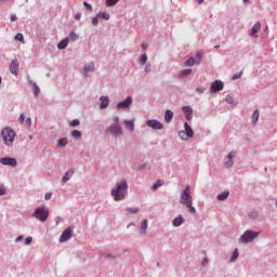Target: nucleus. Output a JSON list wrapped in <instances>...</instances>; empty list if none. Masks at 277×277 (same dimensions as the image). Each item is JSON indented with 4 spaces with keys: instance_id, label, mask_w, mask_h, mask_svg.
<instances>
[{
    "instance_id": "1",
    "label": "nucleus",
    "mask_w": 277,
    "mask_h": 277,
    "mask_svg": "<svg viewBox=\"0 0 277 277\" xmlns=\"http://www.w3.org/2000/svg\"><path fill=\"white\" fill-rule=\"evenodd\" d=\"M127 192H129V184L127 183V180H121L116 183L110 194L115 202H120L127 198Z\"/></svg>"
},
{
    "instance_id": "2",
    "label": "nucleus",
    "mask_w": 277,
    "mask_h": 277,
    "mask_svg": "<svg viewBox=\"0 0 277 277\" xmlns=\"http://www.w3.org/2000/svg\"><path fill=\"white\" fill-rule=\"evenodd\" d=\"M180 203L184 205L193 215L196 214V208L193 205L192 190L189 186H186L181 195Z\"/></svg>"
},
{
    "instance_id": "3",
    "label": "nucleus",
    "mask_w": 277,
    "mask_h": 277,
    "mask_svg": "<svg viewBox=\"0 0 277 277\" xmlns=\"http://www.w3.org/2000/svg\"><path fill=\"white\" fill-rule=\"evenodd\" d=\"M1 137L5 146H12L14 144V140L16 138V131L10 127H6L1 131Z\"/></svg>"
},
{
    "instance_id": "4",
    "label": "nucleus",
    "mask_w": 277,
    "mask_h": 277,
    "mask_svg": "<svg viewBox=\"0 0 277 277\" xmlns=\"http://www.w3.org/2000/svg\"><path fill=\"white\" fill-rule=\"evenodd\" d=\"M259 235H261V233L249 229L242 234V236L239 239V243H250L254 241V239H256Z\"/></svg>"
},
{
    "instance_id": "5",
    "label": "nucleus",
    "mask_w": 277,
    "mask_h": 277,
    "mask_svg": "<svg viewBox=\"0 0 277 277\" xmlns=\"http://www.w3.org/2000/svg\"><path fill=\"white\" fill-rule=\"evenodd\" d=\"M34 216L37 217V220H39L40 222H47V220L49 219V209L44 207H39L35 210Z\"/></svg>"
},
{
    "instance_id": "6",
    "label": "nucleus",
    "mask_w": 277,
    "mask_h": 277,
    "mask_svg": "<svg viewBox=\"0 0 277 277\" xmlns=\"http://www.w3.org/2000/svg\"><path fill=\"white\" fill-rule=\"evenodd\" d=\"M106 133L114 135L115 137H120V135H122V127L118 123H114L106 129Z\"/></svg>"
},
{
    "instance_id": "7",
    "label": "nucleus",
    "mask_w": 277,
    "mask_h": 277,
    "mask_svg": "<svg viewBox=\"0 0 277 277\" xmlns=\"http://www.w3.org/2000/svg\"><path fill=\"white\" fill-rule=\"evenodd\" d=\"M185 131H180L179 136L181 140H189V137H194V130L189 127V123H184Z\"/></svg>"
},
{
    "instance_id": "8",
    "label": "nucleus",
    "mask_w": 277,
    "mask_h": 277,
    "mask_svg": "<svg viewBox=\"0 0 277 277\" xmlns=\"http://www.w3.org/2000/svg\"><path fill=\"white\" fill-rule=\"evenodd\" d=\"M222 90H224V82H222V80H215L212 82L210 88V92L212 94H217V92H222Z\"/></svg>"
},
{
    "instance_id": "9",
    "label": "nucleus",
    "mask_w": 277,
    "mask_h": 277,
    "mask_svg": "<svg viewBox=\"0 0 277 277\" xmlns=\"http://www.w3.org/2000/svg\"><path fill=\"white\" fill-rule=\"evenodd\" d=\"M146 124L147 127H149V129H154L155 131H161V129H163V123H161L157 119L147 120Z\"/></svg>"
},
{
    "instance_id": "10",
    "label": "nucleus",
    "mask_w": 277,
    "mask_h": 277,
    "mask_svg": "<svg viewBox=\"0 0 277 277\" xmlns=\"http://www.w3.org/2000/svg\"><path fill=\"white\" fill-rule=\"evenodd\" d=\"M70 237H72V227H68L62 233L60 237L61 243H66Z\"/></svg>"
},
{
    "instance_id": "11",
    "label": "nucleus",
    "mask_w": 277,
    "mask_h": 277,
    "mask_svg": "<svg viewBox=\"0 0 277 277\" xmlns=\"http://www.w3.org/2000/svg\"><path fill=\"white\" fill-rule=\"evenodd\" d=\"M133 104V97L128 96L124 101L117 104L118 109H129Z\"/></svg>"
},
{
    "instance_id": "12",
    "label": "nucleus",
    "mask_w": 277,
    "mask_h": 277,
    "mask_svg": "<svg viewBox=\"0 0 277 277\" xmlns=\"http://www.w3.org/2000/svg\"><path fill=\"white\" fill-rule=\"evenodd\" d=\"M2 166H10L11 168H16L17 161L15 158L3 157L0 159Z\"/></svg>"
},
{
    "instance_id": "13",
    "label": "nucleus",
    "mask_w": 277,
    "mask_h": 277,
    "mask_svg": "<svg viewBox=\"0 0 277 277\" xmlns=\"http://www.w3.org/2000/svg\"><path fill=\"white\" fill-rule=\"evenodd\" d=\"M201 60H202V54L197 53L196 56H195V58H194V57H189V58L186 61L185 65H186V66H194V64H200Z\"/></svg>"
},
{
    "instance_id": "14",
    "label": "nucleus",
    "mask_w": 277,
    "mask_h": 277,
    "mask_svg": "<svg viewBox=\"0 0 277 277\" xmlns=\"http://www.w3.org/2000/svg\"><path fill=\"white\" fill-rule=\"evenodd\" d=\"M18 60H12L10 65V72L15 76L18 75Z\"/></svg>"
},
{
    "instance_id": "15",
    "label": "nucleus",
    "mask_w": 277,
    "mask_h": 277,
    "mask_svg": "<svg viewBox=\"0 0 277 277\" xmlns=\"http://www.w3.org/2000/svg\"><path fill=\"white\" fill-rule=\"evenodd\" d=\"M237 155L236 151H230L227 155V161H225V168H233V158Z\"/></svg>"
},
{
    "instance_id": "16",
    "label": "nucleus",
    "mask_w": 277,
    "mask_h": 277,
    "mask_svg": "<svg viewBox=\"0 0 277 277\" xmlns=\"http://www.w3.org/2000/svg\"><path fill=\"white\" fill-rule=\"evenodd\" d=\"M101 101V109H107V107H109V97L108 96H101L100 97Z\"/></svg>"
},
{
    "instance_id": "17",
    "label": "nucleus",
    "mask_w": 277,
    "mask_h": 277,
    "mask_svg": "<svg viewBox=\"0 0 277 277\" xmlns=\"http://www.w3.org/2000/svg\"><path fill=\"white\" fill-rule=\"evenodd\" d=\"M260 31H261V22H256L251 28V36H254V38H258L256 34H259Z\"/></svg>"
},
{
    "instance_id": "18",
    "label": "nucleus",
    "mask_w": 277,
    "mask_h": 277,
    "mask_svg": "<svg viewBox=\"0 0 277 277\" xmlns=\"http://www.w3.org/2000/svg\"><path fill=\"white\" fill-rule=\"evenodd\" d=\"M126 129L133 133L135 131V121L134 120H126L124 121Z\"/></svg>"
},
{
    "instance_id": "19",
    "label": "nucleus",
    "mask_w": 277,
    "mask_h": 277,
    "mask_svg": "<svg viewBox=\"0 0 277 277\" xmlns=\"http://www.w3.org/2000/svg\"><path fill=\"white\" fill-rule=\"evenodd\" d=\"M72 174H75V169H70L68 170L65 175L62 179L63 183H68V181H70V179H72Z\"/></svg>"
},
{
    "instance_id": "20",
    "label": "nucleus",
    "mask_w": 277,
    "mask_h": 277,
    "mask_svg": "<svg viewBox=\"0 0 277 277\" xmlns=\"http://www.w3.org/2000/svg\"><path fill=\"white\" fill-rule=\"evenodd\" d=\"M182 111H184V114L186 115V120H192V116L194 114V110H192V107L189 106H184L182 108Z\"/></svg>"
},
{
    "instance_id": "21",
    "label": "nucleus",
    "mask_w": 277,
    "mask_h": 277,
    "mask_svg": "<svg viewBox=\"0 0 277 277\" xmlns=\"http://www.w3.org/2000/svg\"><path fill=\"white\" fill-rule=\"evenodd\" d=\"M184 223H185V219H183V215H179L172 222L173 226H175V227L182 226V224H184Z\"/></svg>"
},
{
    "instance_id": "22",
    "label": "nucleus",
    "mask_w": 277,
    "mask_h": 277,
    "mask_svg": "<svg viewBox=\"0 0 277 277\" xmlns=\"http://www.w3.org/2000/svg\"><path fill=\"white\" fill-rule=\"evenodd\" d=\"M147 229H148V220L145 219L141 223V229H140L141 235H146Z\"/></svg>"
},
{
    "instance_id": "23",
    "label": "nucleus",
    "mask_w": 277,
    "mask_h": 277,
    "mask_svg": "<svg viewBox=\"0 0 277 277\" xmlns=\"http://www.w3.org/2000/svg\"><path fill=\"white\" fill-rule=\"evenodd\" d=\"M166 185V182L163 180H158L153 186H151V192H157L159 187H163Z\"/></svg>"
},
{
    "instance_id": "24",
    "label": "nucleus",
    "mask_w": 277,
    "mask_h": 277,
    "mask_svg": "<svg viewBox=\"0 0 277 277\" xmlns=\"http://www.w3.org/2000/svg\"><path fill=\"white\" fill-rule=\"evenodd\" d=\"M172 118H174V113L172 110H167L164 115V121L166 122H172Z\"/></svg>"
},
{
    "instance_id": "25",
    "label": "nucleus",
    "mask_w": 277,
    "mask_h": 277,
    "mask_svg": "<svg viewBox=\"0 0 277 277\" xmlns=\"http://www.w3.org/2000/svg\"><path fill=\"white\" fill-rule=\"evenodd\" d=\"M88 72H94V63H90L84 67V76L88 77Z\"/></svg>"
},
{
    "instance_id": "26",
    "label": "nucleus",
    "mask_w": 277,
    "mask_h": 277,
    "mask_svg": "<svg viewBox=\"0 0 277 277\" xmlns=\"http://www.w3.org/2000/svg\"><path fill=\"white\" fill-rule=\"evenodd\" d=\"M68 47V38L63 39L62 41L58 42L57 48L61 50H64Z\"/></svg>"
},
{
    "instance_id": "27",
    "label": "nucleus",
    "mask_w": 277,
    "mask_h": 277,
    "mask_svg": "<svg viewBox=\"0 0 277 277\" xmlns=\"http://www.w3.org/2000/svg\"><path fill=\"white\" fill-rule=\"evenodd\" d=\"M97 18H103V21H109L110 16L109 13L100 12L97 13Z\"/></svg>"
},
{
    "instance_id": "28",
    "label": "nucleus",
    "mask_w": 277,
    "mask_h": 277,
    "mask_svg": "<svg viewBox=\"0 0 277 277\" xmlns=\"http://www.w3.org/2000/svg\"><path fill=\"white\" fill-rule=\"evenodd\" d=\"M228 196H230V193L228 192H224V193H221L220 195H217V200H226V198H228Z\"/></svg>"
},
{
    "instance_id": "29",
    "label": "nucleus",
    "mask_w": 277,
    "mask_h": 277,
    "mask_svg": "<svg viewBox=\"0 0 277 277\" xmlns=\"http://www.w3.org/2000/svg\"><path fill=\"white\" fill-rule=\"evenodd\" d=\"M71 137H75V140H80V137H81V131H79V130H72V131H71Z\"/></svg>"
},
{
    "instance_id": "30",
    "label": "nucleus",
    "mask_w": 277,
    "mask_h": 277,
    "mask_svg": "<svg viewBox=\"0 0 277 277\" xmlns=\"http://www.w3.org/2000/svg\"><path fill=\"white\" fill-rule=\"evenodd\" d=\"M120 0H106L107 8H114Z\"/></svg>"
},
{
    "instance_id": "31",
    "label": "nucleus",
    "mask_w": 277,
    "mask_h": 277,
    "mask_svg": "<svg viewBox=\"0 0 277 277\" xmlns=\"http://www.w3.org/2000/svg\"><path fill=\"white\" fill-rule=\"evenodd\" d=\"M259 110H254L253 116H252V120L253 123L256 124V122H259Z\"/></svg>"
},
{
    "instance_id": "32",
    "label": "nucleus",
    "mask_w": 277,
    "mask_h": 277,
    "mask_svg": "<svg viewBox=\"0 0 277 277\" xmlns=\"http://www.w3.org/2000/svg\"><path fill=\"white\" fill-rule=\"evenodd\" d=\"M140 62L143 65L146 64V62H148V55H146V53L142 54Z\"/></svg>"
},
{
    "instance_id": "33",
    "label": "nucleus",
    "mask_w": 277,
    "mask_h": 277,
    "mask_svg": "<svg viewBox=\"0 0 277 277\" xmlns=\"http://www.w3.org/2000/svg\"><path fill=\"white\" fill-rule=\"evenodd\" d=\"M237 259H239V251L235 249L232 255V261H237Z\"/></svg>"
},
{
    "instance_id": "34",
    "label": "nucleus",
    "mask_w": 277,
    "mask_h": 277,
    "mask_svg": "<svg viewBox=\"0 0 277 277\" xmlns=\"http://www.w3.org/2000/svg\"><path fill=\"white\" fill-rule=\"evenodd\" d=\"M67 145H68V140L66 138L58 140V146H67Z\"/></svg>"
},
{
    "instance_id": "35",
    "label": "nucleus",
    "mask_w": 277,
    "mask_h": 277,
    "mask_svg": "<svg viewBox=\"0 0 277 277\" xmlns=\"http://www.w3.org/2000/svg\"><path fill=\"white\" fill-rule=\"evenodd\" d=\"M128 213H140V208H127Z\"/></svg>"
},
{
    "instance_id": "36",
    "label": "nucleus",
    "mask_w": 277,
    "mask_h": 277,
    "mask_svg": "<svg viewBox=\"0 0 277 277\" xmlns=\"http://www.w3.org/2000/svg\"><path fill=\"white\" fill-rule=\"evenodd\" d=\"M15 40L19 41V42H25V38L23 37V34H17L15 36Z\"/></svg>"
},
{
    "instance_id": "37",
    "label": "nucleus",
    "mask_w": 277,
    "mask_h": 277,
    "mask_svg": "<svg viewBox=\"0 0 277 277\" xmlns=\"http://www.w3.org/2000/svg\"><path fill=\"white\" fill-rule=\"evenodd\" d=\"M241 75H243V71H240L239 74H235L232 79L233 81H237V79H241Z\"/></svg>"
},
{
    "instance_id": "38",
    "label": "nucleus",
    "mask_w": 277,
    "mask_h": 277,
    "mask_svg": "<svg viewBox=\"0 0 277 277\" xmlns=\"http://www.w3.org/2000/svg\"><path fill=\"white\" fill-rule=\"evenodd\" d=\"M225 101H226V103H228L229 105H233V103H234L233 95H227V96L225 97Z\"/></svg>"
},
{
    "instance_id": "39",
    "label": "nucleus",
    "mask_w": 277,
    "mask_h": 277,
    "mask_svg": "<svg viewBox=\"0 0 277 277\" xmlns=\"http://www.w3.org/2000/svg\"><path fill=\"white\" fill-rule=\"evenodd\" d=\"M69 38H70V40H77L78 38H79V36L77 35V34H75V31H71L70 34H69Z\"/></svg>"
},
{
    "instance_id": "40",
    "label": "nucleus",
    "mask_w": 277,
    "mask_h": 277,
    "mask_svg": "<svg viewBox=\"0 0 277 277\" xmlns=\"http://www.w3.org/2000/svg\"><path fill=\"white\" fill-rule=\"evenodd\" d=\"M188 75H192V69L182 70V77H187Z\"/></svg>"
},
{
    "instance_id": "41",
    "label": "nucleus",
    "mask_w": 277,
    "mask_h": 277,
    "mask_svg": "<svg viewBox=\"0 0 277 277\" xmlns=\"http://www.w3.org/2000/svg\"><path fill=\"white\" fill-rule=\"evenodd\" d=\"M34 94H35V96H39V94H40V88H38V85H34Z\"/></svg>"
},
{
    "instance_id": "42",
    "label": "nucleus",
    "mask_w": 277,
    "mask_h": 277,
    "mask_svg": "<svg viewBox=\"0 0 277 277\" xmlns=\"http://www.w3.org/2000/svg\"><path fill=\"white\" fill-rule=\"evenodd\" d=\"M79 124H80L79 119H75V120H72V121L70 122V127H79Z\"/></svg>"
},
{
    "instance_id": "43",
    "label": "nucleus",
    "mask_w": 277,
    "mask_h": 277,
    "mask_svg": "<svg viewBox=\"0 0 277 277\" xmlns=\"http://www.w3.org/2000/svg\"><path fill=\"white\" fill-rule=\"evenodd\" d=\"M83 5H84L85 10H88L89 12H92V4H90L88 2H83Z\"/></svg>"
},
{
    "instance_id": "44",
    "label": "nucleus",
    "mask_w": 277,
    "mask_h": 277,
    "mask_svg": "<svg viewBox=\"0 0 277 277\" xmlns=\"http://www.w3.org/2000/svg\"><path fill=\"white\" fill-rule=\"evenodd\" d=\"M98 15H96V17H93L92 19V25H94L96 27V25H98Z\"/></svg>"
},
{
    "instance_id": "45",
    "label": "nucleus",
    "mask_w": 277,
    "mask_h": 277,
    "mask_svg": "<svg viewBox=\"0 0 277 277\" xmlns=\"http://www.w3.org/2000/svg\"><path fill=\"white\" fill-rule=\"evenodd\" d=\"M31 241H34V238H32V237H27V238L25 239V245H26V246H29V245L31 243Z\"/></svg>"
},
{
    "instance_id": "46",
    "label": "nucleus",
    "mask_w": 277,
    "mask_h": 277,
    "mask_svg": "<svg viewBox=\"0 0 277 277\" xmlns=\"http://www.w3.org/2000/svg\"><path fill=\"white\" fill-rule=\"evenodd\" d=\"M0 196H5V187L3 185H0Z\"/></svg>"
},
{
    "instance_id": "47",
    "label": "nucleus",
    "mask_w": 277,
    "mask_h": 277,
    "mask_svg": "<svg viewBox=\"0 0 277 277\" xmlns=\"http://www.w3.org/2000/svg\"><path fill=\"white\" fill-rule=\"evenodd\" d=\"M53 196L52 193H47L44 196V200H51V197Z\"/></svg>"
},
{
    "instance_id": "48",
    "label": "nucleus",
    "mask_w": 277,
    "mask_h": 277,
    "mask_svg": "<svg viewBox=\"0 0 277 277\" xmlns=\"http://www.w3.org/2000/svg\"><path fill=\"white\" fill-rule=\"evenodd\" d=\"M21 124H23V122H25V114H22L18 118Z\"/></svg>"
},
{
    "instance_id": "49",
    "label": "nucleus",
    "mask_w": 277,
    "mask_h": 277,
    "mask_svg": "<svg viewBox=\"0 0 277 277\" xmlns=\"http://www.w3.org/2000/svg\"><path fill=\"white\" fill-rule=\"evenodd\" d=\"M75 18H76V21H81V13H77V14L75 15Z\"/></svg>"
},
{
    "instance_id": "50",
    "label": "nucleus",
    "mask_w": 277,
    "mask_h": 277,
    "mask_svg": "<svg viewBox=\"0 0 277 277\" xmlns=\"http://www.w3.org/2000/svg\"><path fill=\"white\" fill-rule=\"evenodd\" d=\"M197 92H199V94H205V88H198Z\"/></svg>"
},
{
    "instance_id": "51",
    "label": "nucleus",
    "mask_w": 277,
    "mask_h": 277,
    "mask_svg": "<svg viewBox=\"0 0 277 277\" xmlns=\"http://www.w3.org/2000/svg\"><path fill=\"white\" fill-rule=\"evenodd\" d=\"M24 237L23 236H18L17 238H15V242L18 243V241H23Z\"/></svg>"
},
{
    "instance_id": "52",
    "label": "nucleus",
    "mask_w": 277,
    "mask_h": 277,
    "mask_svg": "<svg viewBox=\"0 0 277 277\" xmlns=\"http://www.w3.org/2000/svg\"><path fill=\"white\" fill-rule=\"evenodd\" d=\"M114 122H115V124H118V122H120V118L119 117H114Z\"/></svg>"
},
{
    "instance_id": "53",
    "label": "nucleus",
    "mask_w": 277,
    "mask_h": 277,
    "mask_svg": "<svg viewBox=\"0 0 277 277\" xmlns=\"http://www.w3.org/2000/svg\"><path fill=\"white\" fill-rule=\"evenodd\" d=\"M26 122H27L28 127H31V118H27Z\"/></svg>"
},
{
    "instance_id": "54",
    "label": "nucleus",
    "mask_w": 277,
    "mask_h": 277,
    "mask_svg": "<svg viewBox=\"0 0 277 277\" xmlns=\"http://www.w3.org/2000/svg\"><path fill=\"white\" fill-rule=\"evenodd\" d=\"M16 15H11V21H12V23H14V22H16Z\"/></svg>"
},
{
    "instance_id": "55",
    "label": "nucleus",
    "mask_w": 277,
    "mask_h": 277,
    "mask_svg": "<svg viewBox=\"0 0 277 277\" xmlns=\"http://www.w3.org/2000/svg\"><path fill=\"white\" fill-rule=\"evenodd\" d=\"M142 49H144V51H146V49H148V44L143 43V44H142Z\"/></svg>"
},
{
    "instance_id": "56",
    "label": "nucleus",
    "mask_w": 277,
    "mask_h": 277,
    "mask_svg": "<svg viewBox=\"0 0 277 277\" xmlns=\"http://www.w3.org/2000/svg\"><path fill=\"white\" fill-rule=\"evenodd\" d=\"M197 3L199 4L205 3V0H197Z\"/></svg>"
},
{
    "instance_id": "57",
    "label": "nucleus",
    "mask_w": 277,
    "mask_h": 277,
    "mask_svg": "<svg viewBox=\"0 0 277 277\" xmlns=\"http://www.w3.org/2000/svg\"><path fill=\"white\" fill-rule=\"evenodd\" d=\"M243 1V3H249L250 2V0H242Z\"/></svg>"
},
{
    "instance_id": "58",
    "label": "nucleus",
    "mask_w": 277,
    "mask_h": 277,
    "mask_svg": "<svg viewBox=\"0 0 277 277\" xmlns=\"http://www.w3.org/2000/svg\"><path fill=\"white\" fill-rule=\"evenodd\" d=\"M56 224H60V217L56 219Z\"/></svg>"
},
{
    "instance_id": "59",
    "label": "nucleus",
    "mask_w": 277,
    "mask_h": 277,
    "mask_svg": "<svg viewBox=\"0 0 277 277\" xmlns=\"http://www.w3.org/2000/svg\"><path fill=\"white\" fill-rule=\"evenodd\" d=\"M1 82H2V78H1V76H0V85H1Z\"/></svg>"
},
{
    "instance_id": "60",
    "label": "nucleus",
    "mask_w": 277,
    "mask_h": 277,
    "mask_svg": "<svg viewBox=\"0 0 277 277\" xmlns=\"http://www.w3.org/2000/svg\"><path fill=\"white\" fill-rule=\"evenodd\" d=\"M215 49H220V45H215Z\"/></svg>"
},
{
    "instance_id": "61",
    "label": "nucleus",
    "mask_w": 277,
    "mask_h": 277,
    "mask_svg": "<svg viewBox=\"0 0 277 277\" xmlns=\"http://www.w3.org/2000/svg\"><path fill=\"white\" fill-rule=\"evenodd\" d=\"M276 207H277V201H276Z\"/></svg>"
}]
</instances>
